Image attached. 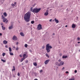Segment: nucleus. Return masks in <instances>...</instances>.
Instances as JSON below:
<instances>
[{
  "label": "nucleus",
  "instance_id": "nucleus-29",
  "mask_svg": "<svg viewBox=\"0 0 80 80\" xmlns=\"http://www.w3.org/2000/svg\"><path fill=\"white\" fill-rule=\"evenodd\" d=\"M5 53H2V56H3V57H4V56H5Z\"/></svg>",
  "mask_w": 80,
  "mask_h": 80
},
{
  "label": "nucleus",
  "instance_id": "nucleus-58",
  "mask_svg": "<svg viewBox=\"0 0 80 80\" xmlns=\"http://www.w3.org/2000/svg\"><path fill=\"white\" fill-rule=\"evenodd\" d=\"M79 52H80V49H79V50H78Z\"/></svg>",
  "mask_w": 80,
  "mask_h": 80
},
{
  "label": "nucleus",
  "instance_id": "nucleus-4",
  "mask_svg": "<svg viewBox=\"0 0 80 80\" xmlns=\"http://www.w3.org/2000/svg\"><path fill=\"white\" fill-rule=\"evenodd\" d=\"M38 30H41L42 29V25L40 24H39L38 26Z\"/></svg>",
  "mask_w": 80,
  "mask_h": 80
},
{
  "label": "nucleus",
  "instance_id": "nucleus-44",
  "mask_svg": "<svg viewBox=\"0 0 80 80\" xmlns=\"http://www.w3.org/2000/svg\"><path fill=\"white\" fill-rule=\"evenodd\" d=\"M65 68L63 67L62 68V70H63Z\"/></svg>",
  "mask_w": 80,
  "mask_h": 80
},
{
  "label": "nucleus",
  "instance_id": "nucleus-49",
  "mask_svg": "<svg viewBox=\"0 0 80 80\" xmlns=\"http://www.w3.org/2000/svg\"><path fill=\"white\" fill-rule=\"evenodd\" d=\"M52 35H55V33H53L52 34Z\"/></svg>",
  "mask_w": 80,
  "mask_h": 80
},
{
  "label": "nucleus",
  "instance_id": "nucleus-31",
  "mask_svg": "<svg viewBox=\"0 0 80 80\" xmlns=\"http://www.w3.org/2000/svg\"><path fill=\"white\" fill-rule=\"evenodd\" d=\"M42 72H43V70H42V69H41L40 70V73H42Z\"/></svg>",
  "mask_w": 80,
  "mask_h": 80
},
{
  "label": "nucleus",
  "instance_id": "nucleus-1",
  "mask_svg": "<svg viewBox=\"0 0 80 80\" xmlns=\"http://www.w3.org/2000/svg\"><path fill=\"white\" fill-rule=\"evenodd\" d=\"M31 15V12H28L24 15V20L27 22H29L30 21V18Z\"/></svg>",
  "mask_w": 80,
  "mask_h": 80
},
{
  "label": "nucleus",
  "instance_id": "nucleus-20",
  "mask_svg": "<svg viewBox=\"0 0 80 80\" xmlns=\"http://www.w3.org/2000/svg\"><path fill=\"white\" fill-rule=\"evenodd\" d=\"M62 58H67V56H62Z\"/></svg>",
  "mask_w": 80,
  "mask_h": 80
},
{
  "label": "nucleus",
  "instance_id": "nucleus-55",
  "mask_svg": "<svg viewBox=\"0 0 80 80\" xmlns=\"http://www.w3.org/2000/svg\"><path fill=\"white\" fill-rule=\"evenodd\" d=\"M34 80H38V79H37V78H36Z\"/></svg>",
  "mask_w": 80,
  "mask_h": 80
},
{
  "label": "nucleus",
  "instance_id": "nucleus-53",
  "mask_svg": "<svg viewBox=\"0 0 80 80\" xmlns=\"http://www.w3.org/2000/svg\"><path fill=\"white\" fill-rule=\"evenodd\" d=\"M76 18H77V19H78V17H77Z\"/></svg>",
  "mask_w": 80,
  "mask_h": 80
},
{
  "label": "nucleus",
  "instance_id": "nucleus-23",
  "mask_svg": "<svg viewBox=\"0 0 80 80\" xmlns=\"http://www.w3.org/2000/svg\"><path fill=\"white\" fill-rule=\"evenodd\" d=\"M13 69H12V71L14 70V71H15V66H13Z\"/></svg>",
  "mask_w": 80,
  "mask_h": 80
},
{
  "label": "nucleus",
  "instance_id": "nucleus-34",
  "mask_svg": "<svg viewBox=\"0 0 80 80\" xmlns=\"http://www.w3.org/2000/svg\"><path fill=\"white\" fill-rule=\"evenodd\" d=\"M25 62L26 63H27L28 62V60H27L26 61H25Z\"/></svg>",
  "mask_w": 80,
  "mask_h": 80
},
{
  "label": "nucleus",
  "instance_id": "nucleus-45",
  "mask_svg": "<svg viewBox=\"0 0 80 80\" xmlns=\"http://www.w3.org/2000/svg\"><path fill=\"white\" fill-rule=\"evenodd\" d=\"M44 48L45 47H44V46H43L42 47V49H44Z\"/></svg>",
  "mask_w": 80,
  "mask_h": 80
},
{
  "label": "nucleus",
  "instance_id": "nucleus-8",
  "mask_svg": "<svg viewBox=\"0 0 80 80\" xmlns=\"http://www.w3.org/2000/svg\"><path fill=\"white\" fill-rule=\"evenodd\" d=\"M28 57V56L26 55V54H24L23 55V58H27Z\"/></svg>",
  "mask_w": 80,
  "mask_h": 80
},
{
  "label": "nucleus",
  "instance_id": "nucleus-18",
  "mask_svg": "<svg viewBox=\"0 0 80 80\" xmlns=\"http://www.w3.org/2000/svg\"><path fill=\"white\" fill-rule=\"evenodd\" d=\"M2 29L3 30H5V27H3V26H2Z\"/></svg>",
  "mask_w": 80,
  "mask_h": 80
},
{
  "label": "nucleus",
  "instance_id": "nucleus-27",
  "mask_svg": "<svg viewBox=\"0 0 80 80\" xmlns=\"http://www.w3.org/2000/svg\"><path fill=\"white\" fill-rule=\"evenodd\" d=\"M31 23L32 24H33L34 23V21H31Z\"/></svg>",
  "mask_w": 80,
  "mask_h": 80
},
{
  "label": "nucleus",
  "instance_id": "nucleus-3",
  "mask_svg": "<svg viewBox=\"0 0 80 80\" xmlns=\"http://www.w3.org/2000/svg\"><path fill=\"white\" fill-rule=\"evenodd\" d=\"M50 48H52V46H50L49 44H47L46 47V50L47 51L48 53H49V52L50 51Z\"/></svg>",
  "mask_w": 80,
  "mask_h": 80
},
{
  "label": "nucleus",
  "instance_id": "nucleus-30",
  "mask_svg": "<svg viewBox=\"0 0 80 80\" xmlns=\"http://www.w3.org/2000/svg\"><path fill=\"white\" fill-rule=\"evenodd\" d=\"M2 19H3V18H5V17L3 15L2 16Z\"/></svg>",
  "mask_w": 80,
  "mask_h": 80
},
{
  "label": "nucleus",
  "instance_id": "nucleus-2",
  "mask_svg": "<svg viewBox=\"0 0 80 80\" xmlns=\"http://www.w3.org/2000/svg\"><path fill=\"white\" fill-rule=\"evenodd\" d=\"M31 12H33V13H37L39 12V11H40V10H41V8H39V9H37V8H36L33 9L32 8H31Z\"/></svg>",
  "mask_w": 80,
  "mask_h": 80
},
{
  "label": "nucleus",
  "instance_id": "nucleus-7",
  "mask_svg": "<svg viewBox=\"0 0 80 80\" xmlns=\"http://www.w3.org/2000/svg\"><path fill=\"white\" fill-rule=\"evenodd\" d=\"M64 65V62L62 61L61 62L60 64H58L59 66H62V65Z\"/></svg>",
  "mask_w": 80,
  "mask_h": 80
},
{
  "label": "nucleus",
  "instance_id": "nucleus-24",
  "mask_svg": "<svg viewBox=\"0 0 80 80\" xmlns=\"http://www.w3.org/2000/svg\"><path fill=\"white\" fill-rule=\"evenodd\" d=\"M33 65L34 66H37V62H35L33 63Z\"/></svg>",
  "mask_w": 80,
  "mask_h": 80
},
{
  "label": "nucleus",
  "instance_id": "nucleus-59",
  "mask_svg": "<svg viewBox=\"0 0 80 80\" xmlns=\"http://www.w3.org/2000/svg\"><path fill=\"white\" fill-rule=\"evenodd\" d=\"M52 22H54V20H53Z\"/></svg>",
  "mask_w": 80,
  "mask_h": 80
},
{
  "label": "nucleus",
  "instance_id": "nucleus-22",
  "mask_svg": "<svg viewBox=\"0 0 80 80\" xmlns=\"http://www.w3.org/2000/svg\"><path fill=\"white\" fill-rule=\"evenodd\" d=\"M9 53L10 55H13V53L12 52H9Z\"/></svg>",
  "mask_w": 80,
  "mask_h": 80
},
{
  "label": "nucleus",
  "instance_id": "nucleus-57",
  "mask_svg": "<svg viewBox=\"0 0 80 80\" xmlns=\"http://www.w3.org/2000/svg\"><path fill=\"white\" fill-rule=\"evenodd\" d=\"M46 12H48V10H47V11H46Z\"/></svg>",
  "mask_w": 80,
  "mask_h": 80
},
{
  "label": "nucleus",
  "instance_id": "nucleus-21",
  "mask_svg": "<svg viewBox=\"0 0 80 80\" xmlns=\"http://www.w3.org/2000/svg\"><path fill=\"white\" fill-rule=\"evenodd\" d=\"M9 50L10 52H12V48H9Z\"/></svg>",
  "mask_w": 80,
  "mask_h": 80
},
{
  "label": "nucleus",
  "instance_id": "nucleus-16",
  "mask_svg": "<svg viewBox=\"0 0 80 80\" xmlns=\"http://www.w3.org/2000/svg\"><path fill=\"white\" fill-rule=\"evenodd\" d=\"M48 15V12H45L44 13V15L45 16H47Z\"/></svg>",
  "mask_w": 80,
  "mask_h": 80
},
{
  "label": "nucleus",
  "instance_id": "nucleus-43",
  "mask_svg": "<svg viewBox=\"0 0 80 80\" xmlns=\"http://www.w3.org/2000/svg\"><path fill=\"white\" fill-rule=\"evenodd\" d=\"M52 19H51L49 20V22H52Z\"/></svg>",
  "mask_w": 80,
  "mask_h": 80
},
{
  "label": "nucleus",
  "instance_id": "nucleus-41",
  "mask_svg": "<svg viewBox=\"0 0 80 80\" xmlns=\"http://www.w3.org/2000/svg\"><path fill=\"white\" fill-rule=\"evenodd\" d=\"M16 45H18V42H17L16 43Z\"/></svg>",
  "mask_w": 80,
  "mask_h": 80
},
{
  "label": "nucleus",
  "instance_id": "nucleus-12",
  "mask_svg": "<svg viewBox=\"0 0 80 80\" xmlns=\"http://www.w3.org/2000/svg\"><path fill=\"white\" fill-rule=\"evenodd\" d=\"M54 21H55V22H56V23H58L59 22L58 20L57 19V18H55L54 19Z\"/></svg>",
  "mask_w": 80,
  "mask_h": 80
},
{
  "label": "nucleus",
  "instance_id": "nucleus-52",
  "mask_svg": "<svg viewBox=\"0 0 80 80\" xmlns=\"http://www.w3.org/2000/svg\"><path fill=\"white\" fill-rule=\"evenodd\" d=\"M20 57H22V55H20Z\"/></svg>",
  "mask_w": 80,
  "mask_h": 80
},
{
  "label": "nucleus",
  "instance_id": "nucleus-42",
  "mask_svg": "<svg viewBox=\"0 0 80 80\" xmlns=\"http://www.w3.org/2000/svg\"><path fill=\"white\" fill-rule=\"evenodd\" d=\"M74 72H75V73H77V71L76 70H75Z\"/></svg>",
  "mask_w": 80,
  "mask_h": 80
},
{
  "label": "nucleus",
  "instance_id": "nucleus-36",
  "mask_svg": "<svg viewBox=\"0 0 80 80\" xmlns=\"http://www.w3.org/2000/svg\"><path fill=\"white\" fill-rule=\"evenodd\" d=\"M5 47H6V48H8V46H7V45H6L5 46Z\"/></svg>",
  "mask_w": 80,
  "mask_h": 80
},
{
  "label": "nucleus",
  "instance_id": "nucleus-33",
  "mask_svg": "<svg viewBox=\"0 0 80 80\" xmlns=\"http://www.w3.org/2000/svg\"><path fill=\"white\" fill-rule=\"evenodd\" d=\"M69 80H75V79H74V78H71L69 79Z\"/></svg>",
  "mask_w": 80,
  "mask_h": 80
},
{
  "label": "nucleus",
  "instance_id": "nucleus-17",
  "mask_svg": "<svg viewBox=\"0 0 80 80\" xmlns=\"http://www.w3.org/2000/svg\"><path fill=\"white\" fill-rule=\"evenodd\" d=\"M3 14L5 16V17H7V13L6 12H4Z\"/></svg>",
  "mask_w": 80,
  "mask_h": 80
},
{
  "label": "nucleus",
  "instance_id": "nucleus-35",
  "mask_svg": "<svg viewBox=\"0 0 80 80\" xmlns=\"http://www.w3.org/2000/svg\"><path fill=\"white\" fill-rule=\"evenodd\" d=\"M77 40L78 41L80 40V38H77Z\"/></svg>",
  "mask_w": 80,
  "mask_h": 80
},
{
  "label": "nucleus",
  "instance_id": "nucleus-50",
  "mask_svg": "<svg viewBox=\"0 0 80 80\" xmlns=\"http://www.w3.org/2000/svg\"><path fill=\"white\" fill-rule=\"evenodd\" d=\"M1 25H3V23H1Z\"/></svg>",
  "mask_w": 80,
  "mask_h": 80
},
{
  "label": "nucleus",
  "instance_id": "nucleus-9",
  "mask_svg": "<svg viewBox=\"0 0 80 80\" xmlns=\"http://www.w3.org/2000/svg\"><path fill=\"white\" fill-rule=\"evenodd\" d=\"M13 28V25L12 24L11 26H9L8 29L9 30H12Z\"/></svg>",
  "mask_w": 80,
  "mask_h": 80
},
{
  "label": "nucleus",
  "instance_id": "nucleus-28",
  "mask_svg": "<svg viewBox=\"0 0 80 80\" xmlns=\"http://www.w3.org/2000/svg\"><path fill=\"white\" fill-rule=\"evenodd\" d=\"M46 55L47 57H48V58H49V56H48V54H46Z\"/></svg>",
  "mask_w": 80,
  "mask_h": 80
},
{
  "label": "nucleus",
  "instance_id": "nucleus-26",
  "mask_svg": "<svg viewBox=\"0 0 80 80\" xmlns=\"http://www.w3.org/2000/svg\"><path fill=\"white\" fill-rule=\"evenodd\" d=\"M28 46V45H27V44H25L24 47L26 48Z\"/></svg>",
  "mask_w": 80,
  "mask_h": 80
},
{
  "label": "nucleus",
  "instance_id": "nucleus-39",
  "mask_svg": "<svg viewBox=\"0 0 80 80\" xmlns=\"http://www.w3.org/2000/svg\"><path fill=\"white\" fill-rule=\"evenodd\" d=\"M27 25H30V23H27Z\"/></svg>",
  "mask_w": 80,
  "mask_h": 80
},
{
  "label": "nucleus",
  "instance_id": "nucleus-10",
  "mask_svg": "<svg viewBox=\"0 0 80 80\" xmlns=\"http://www.w3.org/2000/svg\"><path fill=\"white\" fill-rule=\"evenodd\" d=\"M8 43V42H7L6 40H5L3 41V43L5 45H6V44H7Z\"/></svg>",
  "mask_w": 80,
  "mask_h": 80
},
{
  "label": "nucleus",
  "instance_id": "nucleus-51",
  "mask_svg": "<svg viewBox=\"0 0 80 80\" xmlns=\"http://www.w3.org/2000/svg\"><path fill=\"white\" fill-rule=\"evenodd\" d=\"M13 48L15 49V46L13 47Z\"/></svg>",
  "mask_w": 80,
  "mask_h": 80
},
{
  "label": "nucleus",
  "instance_id": "nucleus-5",
  "mask_svg": "<svg viewBox=\"0 0 80 80\" xmlns=\"http://www.w3.org/2000/svg\"><path fill=\"white\" fill-rule=\"evenodd\" d=\"M50 62V59H48L46 60L44 62V64L45 65H47L48 63Z\"/></svg>",
  "mask_w": 80,
  "mask_h": 80
},
{
  "label": "nucleus",
  "instance_id": "nucleus-37",
  "mask_svg": "<svg viewBox=\"0 0 80 80\" xmlns=\"http://www.w3.org/2000/svg\"><path fill=\"white\" fill-rule=\"evenodd\" d=\"M8 20H6V23H8Z\"/></svg>",
  "mask_w": 80,
  "mask_h": 80
},
{
  "label": "nucleus",
  "instance_id": "nucleus-48",
  "mask_svg": "<svg viewBox=\"0 0 80 80\" xmlns=\"http://www.w3.org/2000/svg\"><path fill=\"white\" fill-rule=\"evenodd\" d=\"M2 33H0V36H2Z\"/></svg>",
  "mask_w": 80,
  "mask_h": 80
},
{
  "label": "nucleus",
  "instance_id": "nucleus-13",
  "mask_svg": "<svg viewBox=\"0 0 80 80\" xmlns=\"http://www.w3.org/2000/svg\"><path fill=\"white\" fill-rule=\"evenodd\" d=\"M75 24H72V28H75Z\"/></svg>",
  "mask_w": 80,
  "mask_h": 80
},
{
  "label": "nucleus",
  "instance_id": "nucleus-19",
  "mask_svg": "<svg viewBox=\"0 0 80 80\" xmlns=\"http://www.w3.org/2000/svg\"><path fill=\"white\" fill-rule=\"evenodd\" d=\"M24 59H25V58H21V62H22L23 60H24Z\"/></svg>",
  "mask_w": 80,
  "mask_h": 80
},
{
  "label": "nucleus",
  "instance_id": "nucleus-38",
  "mask_svg": "<svg viewBox=\"0 0 80 80\" xmlns=\"http://www.w3.org/2000/svg\"><path fill=\"white\" fill-rule=\"evenodd\" d=\"M18 76H20V73L19 72L18 73Z\"/></svg>",
  "mask_w": 80,
  "mask_h": 80
},
{
  "label": "nucleus",
  "instance_id": "nucleus-40",
  "mask_svg": "<svg viewBox=\"0 0 80 80\" xmlns=\"http://www.w3.org/2000/svg\"><path fill=\"white\" fill-rule=\"evenodd\" d=\"M19 48H18V47H17L16 48V50H18Z\"/></svg>",
  "mask_w": 80,
  "mask_h": 80
},
{
  "label": "nucleus",
  "instance_id": "nucleus-54",
  "mask_svg": "<svg viewBox=\"0 0 80 80\" xmlns=\"http://www.w3.org/2000/svg\"><path fill=\"white\" fill-rule=\"evenodd\" d=\"M68 27V26H67V25L65 26V27Z\"/></svg>",
  "mask_w": 80,
  "mask_h": 80
},
{
  "label": "nucleus",
  "instance_id": "nucleus-14",
  "mask_svg": "<svg viewBox=\"0 0 80 80\" xmlns=\"http://www.w3.org/2000/svg\"><path fill=\"white\" fill-rule=\"evenodd\" d=\"M20 35L22 37H24V34L22 32H21L20 33Z\"/></svg>",
  "mask_w": 80,
  "mask_h": 80
},
{
  "label": "nucleus",
  "instance_id": "nucleus-11",
  "mask_svg": "<svg viewBox=\"0 0 80 80\" xmlns=\"http://www.w3.org/2000/svg\"><path fill=\"white\" fill-rule=\"evenodd\" d=\"M16 4H17V2H15L14 3V4L12 3L11 4V6H12V7H14L15 6V5H16Z\"/></svg>",
  "mask_w": 80,
  "mask_h": 80
},
{
  "label": "nucleus",
  "instance_id": "nucleus-15",
  "mask_svg": "<svg viewBox=\"0 0 80 80\" xmlns=\"http://www.w3.org/2000/svg\"><path fill=\"white\" fill-rule=\"evenodd\" d=\"M7 20V18H4L3 19V22H5Z\"/></svg>",
  "mask_w": 80,
  "mask_h": 80
},
{
  "label": "nucleus",
  "instance_id": "nucleus-60",
  "mask_svg": "<svg viewBox=\"0 0 80 80\" xmlns=\"http://www.w3.org/2000/svg\"><path fill=\"white\" fill-rule=\"evenodd\" d=\"M75 46H76V45H75Z\"/></svg>",
  "mask_w": 80,
  "mask_h": 80
},
{
  "label": "nucleus",
  "instance_id": "nucleus-56",
  "mask_svg": "<svg viewBox=\"0 0 80 80\" xmlns=\"http://www.w3.org/2000/svg\"><path fill=\"white\" fill-rule=\"evenodd\" d=\"M80 43V42H78V43Z\"/></svg>",
  "mask_w": 80,
  "mask_h": 80
},
{
  "label": "nucleus",
  "instance_id": "nucleus-47",
  "mask_svg": "<svg viewBox=\"0 0 80 80\" xmlns=\"http://www.w3.org/2000/svg\"><path fill=\"white\" fill-rule=\"evenodd\" d=\"M66 73H68V72L66 71Z\"/></svg>",
  "mask_w": 80,
  "mask_h": 80
},
{
  "label": "nucleus",
  "instance_id": "nucleus-32",
  "mask_svg": "<svg viewBox=\"0 0 80 80\" xmlns=\"http://www.w3.org/2000/svg\"><path fill=\"white\" fill-rule=\"evenodd\" d=\"M55 64L56 65H58V62H56L55 63Z\"/></svg>",
  "mask_w": 80,
  "mask_h": 80
},
{
  "label": "nucleus",
  "instance_id": "nucleus-46",
  "mask_svg": "<svg viewBox=\"0 0 80 80\" xmlns=\"http://www.w3.org/2000/svg\"><path fill=\"white\" fill-rule=\"evenodd\" d=\"M58 61L60 62H61V59H59L58 60Z\"/></svg>",
  "mask_w": 80,
  "mask_h": 80
},
{
  "label": "nucleus",
  "instance_id": "nucleus-6",
  "mask_svg": "<svg viewBox=\"0 0 80 80\" xmlns=\"http://www.w3.org/2000/svg\"><path fill=\"white\" fill-rule=\"evenodd\" d=\"M17 38L15 35H14L13 36V38H12V40H15L16 41V40H17Z\"/></svg>",
  "mask_w": 80,
  "mask_h": 80
},
{
  "label": "nucleus",
  "instance_id": "nucleus-25",
  "mask_svg": "<svg viewBox=\"0 0 80 80\" xmlns=\"http://www.w3.org/2000/svg\"><path fill=\"white\" fill-rule=\"evenodd\" d=\"M1 61H2V62H6V61L5 60H3L2 59H1Z\"/></svg>",
  "mask_w": 80,
  "mask_h": 80
}]
</instances>
